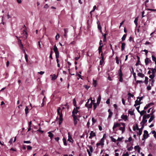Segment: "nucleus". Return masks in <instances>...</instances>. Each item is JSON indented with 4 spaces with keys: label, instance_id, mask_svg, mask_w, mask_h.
Returning <instances> with one entry per match:
<instances>
[{
    "label": "nucleus",
    "instance_id": "nucleus-21",
    "mask_svg": "<svg viewBox=\"0 0 156 156\" xmlns=\"http://www.w3.org/2000/svg\"><path fill=\"white\" fill-rule=\"evenodd\" d=\"M98 28L99 30H100V32L101 33L102 32L101 30V26L100 23L99 21L98 22Z\"/></svg>",
    "mask_w": 156,
    "mask_h": 156
},
{
    "label": "nucleus",
    "instance_id": "nucleus-60",
    "mask_svg": "<svg viewBox=\"0 0 156 156\" xmlns=\"http://www.w3.org/2000/svg\"><path fill=\"white\" fill-rule=\"evenodd\" d=\"M143 98V97H141L140 98L139 97H138L137 98V99H139V101H141L142 100Z\"/></svg>",
    "mask_w": 156,
    "mask_h": 156
},
{
    "label": "nucleus",
    "instance_id": "nucleus-39",
    "mask_svg": "<svg viewBox=\"0 0 156 156\" xmlns=\"http://www.w3.org/2000/svg\"><path fill=\"white\" fill-rule=\"evenodd\" d=\"M104 144H102L100 142L99 143H97L96 144V145L97 147H98L99 146H102L104 145Z\"/></svg>",
    "mask_w": 156,
    "mask_h": 156
},
{
    "label": "nucleus",
    "instance_id": "nucleus-3",
    "mask_svg": "<svg viewBox=\"0 0 156 156\" xmlns=\"http://www.w3.org/2000/svg\"><path fill=\"white\" fill-rule=\"evenodd\" d=\"M121 126V123H114L112 129L113 131H116L115 129L117 127H119Z\"/></svg>",
    "mask_w": 156,
    "mask_h": 156
},
{
    "label": "nucleus",
    "instance_id": "nucleus-58",
    "mask_svg": "<svg viewBox=\"0 0 156 156\" xmlns=\"http://www.w3.org/2000/svg\"><path fill=\"white\" fill-rule=\"evenodd\" d=\"M152 59L153 61L155 62L156 61V58L153 55L152 56Z\"/></svg>",
    "mask_w": 156,
    "mask_h": 156
},
{
    "label": "nucleus",
    "instance_id": "nucleus-41",
    "mask_svg": "<svg viewBox=\"0 0 156 156\" xmlns=\"http://www.w3.org/2000/svg\"><path fill=\"white\" fill-rule=\"evenodd\" d=\"M73 104L74 106H76V102L75 98L73 99Z\"/></svg>",
    "mask_w": 156,
    "mask_h": 156
},
{
    "label": "nucleus",
    "instance_id": "nucleus-13",
    "mask_svg": "<svg viewBox=\"0 0 156 156\" xmlns=\"http://www.w3.org/2000/svg\"><path fill=\"white\" fill-rule=\"evenodd\" d=\"M50 76H52L51 77V80H55L56 79L58 76V75L56 76L55 74H54L53 75H51Z\"/></svg>",
    "mask_w": 156,
    "mask_h": 156
},
{
    "label": "nucleus",
    "instance_id": "nucleus-47",
    "mask_svg": "<svg viewBox=\"0 0 156 156\" xmlns=\"http://www.w3.org/2000/svg\"><path fill=\"white\" fill-rule=\"evenodd\" d=\"M128 113L131 115H133V111H130L129 110L128 111Z\"/></svg>",
    "mask_w": 156,
    "mask_h": 156
},
{
    "label": "nucleus",
    "instance_id": "nucleus-1",
    "mask_svg": "<svg viewBox=\"0 0 156 156\" xmlns=\"http://www.w3.org/2000/svg\"><path fill=\"white\" fill-rule=\"evenodd\" d=\"M62 111V110H61V108L60 107H59L57 109V113L58 115L59 116V125L61 124L63 121Z\"/></svg>",
    "mask_w": 156,
    "mask_h": 156
},
{
    "label": "nucleus",
    "instance_id": "nucleus-6",
    "mask_svg": "<svg viewBox=\"0 0 156 156\" xmlns=\"http://www.w3.org/2000/svg\"><path fill=\"white\" fill-rule=\"evenodd\" d=\"M53 50L55 53V55H59V52L58 51V49L56 44H55L54 46Z\"/></svg>",
    "mask_w": 156,
    "mask_h": 156
},
{
    "label": "nucleus",
    "instance_id": "nucleus-59",
    "mask_svg": "<svg viewBox=\"0 0 156 156\" xmlns=\"http://www.w3.org/2000/svg\"><path fill=\"white\" fill-rule=\"evenodd\" d=\"M129 154L128 152H127L125 154H123L122 156H129Z\"/></svg>",
    "mask_w": 156,
    "mask_h": 156
},
{
    "label": "nucleus",
    "instance_id": "nucleus-48",
    "mask_svg": "<svg viewBox=\"0 0 156 156\" xmlns=\"http://www.w3.org/2000/svg\"><path fill=\"white\" fill-rule=\"evenodd\" d=\"M112 114H113V113L112 112H109V115L108 116V118H110L112 117Z\"/></svg>",
    "mask_w": 156,
    "mask_h": 156
},
{
    "label": "nucleus",
    "instance_id": "nucleus-30",
    "mask_svg": "<svg viewBox=\"0 0 156 156\" xmlns=\"http://www.w3.org/2000/svg\"><path fill=\"white\" fill-rule=\"evenodd\" d=\"M149 58H147L145 60V65H147L149 63Z\"/></svg>",
    "mask_w": 156,
    "mask_h": 156
},
{
    "label": "nucleus",
    "instance_id": "nucleus-55",
    "mask_svg": "<svg viewBox=\"0 0 156 156\" xmlns=\"http://www.w3.org/2000/svg\"><path fill=\"white\" fill-rule=\"evenodd\" d=\"M148 10L151 11H156V9H147Z\"/></svg>",
    "mask_w": 156,
    "mask_h": 156
},
{
    "label": "nucleus",
    "instance_id": "nucleus-15",
    "mask_svg": "<svg viewBox=\"0 0 156 156\" xmlns=\"http://www.w3.org/2000/svg\"><path fill=\"white\" fill-rule=\"evenodd\" d=\"M126 46V43L124 42L122 43L121 45V50L123 51L124 50L125 46Z\"/></svg>",
    "mask_w": 156,
    "mask_h": 156
},
{
    "label": "nucleus",
    "instance_id": "nucleus-12",
    "mask_svg": "<svg viewBox=\"0 0 156 156\" xmlns=\"http://www.w3.org/2000/svg\"><path fill=\"white\" fill-rule=\"evenodd\" d=\"M146 119L145 118L143 117L142 121L140 122V123H142V124H144H144L146 123L147 121V120H146Z\"/></svg>",
    "mask_w": 156,
    "mask_h": 156
},
{
    "label": "nucleus",
    "instance_id": "nucleus-45",
    "mask_svg": "<svg viewBox=\"0 0 156 156\" xmlns=\"http://www.w3.org/2000/svg\"><path fill=\"white\" fill-rule=\"evenodd\" d=\"M111 139V140L112 141L114 142H115L116 141V140L112 136H111L110 137Z\"/></svg>",
    "mask_w": 156,
    "mask_h": 156
},
{
    "label": "nucleus",
    "instance_id": "nucleus-63",
    "mask_svg": "<svg viewBox=\"0 0 156 156\" xmlns=\"http://www.w3.org/2000/svg\"><path fill=\"white\" fill-rule=\"evenodd\" d=\"M93 123H95L96 121L95 120L94 118H92V119Z\"/></svg>",
    "mask_w": 156,
    "mask_h": 156
},
{
    "label": "nucleus",
    "instance_id": "nucleus-37",
    "mask_svg": "<svg viewBox=\"0 0 156 156\" xmlns=\"http://www.w3.org/2000/svg\"><path fill=\"white\" fill-rule=\"evenodd\" d=\"M152 133L154 134V137L156 139V132L155 130H153L152 132Z\"/></svg>",
    "mask_w": 156,
    "mask_h": 156
},
{
    "label": "nucleus",
    "instance_id": "nucleus-9",
    "mask_svg": "<svg viewBox=\"0 0 156 156\" xmlns=\"http://www.w3.org/2000/svg\"><path fill=\"white\" fill-rule=\"evenodd\" d=\"M154 105V103H150L149 104L147 105L144 108V110L147 109L148 108H149L151 105Z\"/></svg>",
    "mask_w": 156,
    "mask_h": 156
},
{
    "label": "nucleus",
    "instance_id": "nucleus-7",
    "mask_svg": "<svg viewBox=\"0 0 156 156\" xmlns=\"http://www.w3.org/2000/svg\"><path fill=\"white\" fill-rule=\"evenodd\" d=\"M144 124L142 125V127L141 128L139 129V132L137 133L138 134H139L140 136L141 135L142 133V130L144 127Z\"/></svg>",
    "mask_w": 156,
    "mask_h": 156
},
{
    "label": "nucleus",
    "instance_id": "nucleus-62",
    "mask_svg": "<svg viewBox=\"0 0 156 156\" xmlns=\"http://www.w3.org/2000/svg\"><path fill=\"white\" fill-rule=\"evenodd\" d=\"M73 120L74 121V124L75 126H76V124L77 123V120Z\"/></svg>",
    "mask_w": 156,
    "mask_h": 156
},
{
    "label": "nucleus",
    "instance_id": "nucleus-25",
    "mask_svg": "<svg viewBox=\"0 0 156 156\" xmlns=\"http://www.w3.org/2000/svg\"><path fill=\"white\" fill-rule=\"evenodd\" d=\"M62 140L63 142L64 145L65 146H67V143L66 139L64 137L62 139Z\"/></svg>",
    "mask_w": 156,
    "mask_h": 156
},
{
    "label": "nucleus",
    "instance_id": "nucleus-28",
    "mask_svg": "<svg viewBox=\"0 0 156 156\" xmlns=\"http://www.w3.org/2000/svg\"><path fill=\"white\" fill-rule=\"evenodd\" d=\"M143 117L145 118L146 119H148L150 118V114H145L143 116Z\"/></svg>",
    "mask_w": 156,
    "mask_h": 156
},
{
    "label": "nucleus",
    "instance_id": "nucleus-49",
    "mask_svg": "<svg viewBox=\"0 0 156 156\" xmlns=\"http://www.w3.org/2000/svg\"><path fill=\"white\" fill-rule=\"evenodd\" d=\"M101 99V97L100 96H99L97 99V103H100Z\"/></svg>",
    "mask_w": 156,
    "mask_h": 156
},
{
    "label": "nucleus",
    "instance_id": "nucleus-38",
    "mask_svg": "<svg viewBox=\"0 0 156 156\" xmlns=\"http://www.w3.org/2000/svg\"><path fill=\"white\" fill-rule=\"evenodd\" d=\"M77 52L79 55V56L78 57H76L75 58V60L76 61H77V60H78L79 59V58H80V53L78 52V51H77Z\"/></svg>",
    "mask_w": 156,
    "mask_h": 156
},
{
    "label": "nucleus",
    "instance_id": "nucleus-2",
    "mask_svg": "<svg viewBox=\"0 0 156 156\" xmlns=\"http://www.w3.org/2000/svg\"><path fill=\"white\" fill-rule=\"evenodd\" d=\"M89 99H88L87 101V103L86 104L85 106L86 107H88V109H89L90 108H91L92 106V102H91L90 104H89Z\"/></svg>",
    "mask_w": 156,
    "mask_h": 156
},
{
    "label": "nucleus",
    "instance_id": "nucleus-46",
    "mask_svg": "<svg viewBox=\"0 0 156 156\" xmlns=\"http://www.w3.org/2000/svg\"><path fill=\"white\" fill-rule=\"evenodd\" d=\"M148 137H147V136H146V135L144 134L143 135V138L142 139L143 140H144L145 139H146Z\"/></svg>",
    "mask_w": 156,
    "mask_h": 156
},
{
    "label": "nucleus",
    "instance_id": "nucleus-16",
    "mask_svg": "<svg viewBox=\"0 0 156 156\" xmlns=\"http://www.w3.org/2000/svg\"><path fill=\"white\" fill-rule=\"evenodd\" d=\"M140 101H139L137 100H136L135 101V104L134 105V106H136L139 105L141 103Z\"/></svg>",
    "mask_w": 156,
    "mask_h": 156
},
{
    "label": "nucleus",
    "instance_id": "nucleus-51",
    "mask_svg": "<svg viewBox=\"0 0 156 156\" xmlns=\"http://www.w3.org/2000/svg\"><path fill=\"white\" fill-rule=\"evenodd\" d=\"M31 142L30 141H24L23 143L25 144H30Z\"/></svg>",
    "mask_w": 156,
    "mask_h": 156
},
{
    "label": "nucleus",
    "instance_id": "nucleus-42",
    "mask_svg": "<svg viewBox=\"0 0 156 156\" xmlns=\"http://www.w3.org/2000/svg\"><path fill=\"white\" fill-rule=\"evenodd\" d=\"M93 85L94 87H96L97 85V81L96 80H93Z\"/></svg>",
    "mask_w": 156,
    "mask_h": 156
},
{
    "label": "nucleus",
    "instance_id": "nucleus-24",
    "mask_svg": "<svg viewBox=\"0 0 156 156\" xmlns=\"http://www.w3.org/2000/svg\"><path fill=\"white\" fill-rule=\"evenodd\" d=\"M154 118V115H151V116L150 119L149 120V122H151Z\"/></svg>",
    "mask_w": 156,
    "mask_h": 156
},
{
    "label": "nucleus",
    "instance_id": "nucleus-33",
    "mask_svg": "<svg viewBox=\"0 0 156 156\" xmlns=\"http://www.w3.org/2000/svg\"><path fill=\"white\" fill-rule=\"evenodd\" d=\"M145 79L144 80V83H145L147 84L148 83V78L147 76L145 77Z\"/></svg>",
    "mask_w": 156,
    "mask_h": 156
},
{
    "label": "nucleus",
    "instance_id": "nucleus-20",
    "mask_svg": "<svg viewBox=\"0 0 156 156\" xmlns=\"http://www.w3.org/2000/svg\"><path fill=\"white\" fill-rule=\"evenodd\" d=\"M102 46H99L98 48V53L99 54H100L101 53H102Z\"/></svg>",
    "mask_w": 156,
    "mask_h": 156
},
{
    "label": "nucleus",
    "instance_id": "nucleus-52",
    "mask_svg": "<svg viewBox=\"0 0 156 156\" xmlns=\"http://www.w3.org/2000/svg\"><path fill=\"white\" fill-rule=\"evenodd\" d=\"M55 57L56 58V62L57 63H58L59 61L58 59V58L59 57V55H55Z\"/></svg>",
    "mask_w": 156,
    "mask_h": 156
},
{
    "label": "nucleus",
    "instance_id": "nucleus-50",
    "mask_svg": "<svg viewBox=\"0 0 156 156\" xmlns=\"http://www.w3.org/2000/svg\"><path fill=\"white\" fill-rule=\"evenodd\" d=\"M140 60H138L137 61V62L136 63V64L135 65L136 66H138L139 65H140L141 64L140 63Z\"/></svg>",
    "mask_w": 156,
    "mask_h": 156
},
{
    "label": "nucleus",
    "instance_id": "nucleus-34",
    "mask_svg": "<svg viewBox=\"0 0 156 156\" xmlns=\"http://www.w3.org/2000/svg\"><path fill=\"white\" fill-rule=\"evenodd\" d=\"M138 20V18L136 17L134 21V23H135V24H136V27L137 25V22Z\"/></svg>",
    "mask_w": 156,
    "mask_h": 156
},
{
    "label": "nucleus",
    "instance_id": "nucleus-19",
    "mask_svg": "<svg viewBox=\"0 0 156 156\" xmlns=\"http://www.w3.org/2000/svg\"><path fill=\"white\" fill-rule=\"evenodd\" d=\"M148 69H151V71H152V74H154V75H155V70H156V67H155V68L154 69H153V68H148Z\"/></svg>",
    "mask_w": 156,
    "mask_h": 156
},
{
    "label": "nucleus",
    "instance_id": "nucleus-26",
    "mask_svg": "<svg viewBox=\"0 0 156 156\" xmlns=\"http://www.w3.org/2000/svg\"><path fill=\"white\" fill-rule=\"evenodd\" d=\"M25 111V114H26V115H27L29 112V108H28L27 106H26Z\"/></svg>",
    "mask_w": 156,
    "mask_h": 156
},
{
    "label": "nucleus",
    "instance_id": "nucleus-57",
    "mask_svg": "<svg viewBox=\"0 0 156 156\" xmlns=\"http://www.w3.org/2000/svg\"><path fill=\"white\" fill-rule=\"evenodd\" d=\"M122 77V76L119 77V81L120 82H122L123 81Z\"/></svg>",
    "mask_w": 156,
    "mask_h": 156
},
{
    "label": "nucleus",
    "instance_id": "nucleus-43",
    "mask_svg": "<svg viewBox=\"0 0 156 156\" xmlns=\"http://www.w3.org/2000/svg\"><path fill=\"white\" fill-rule=\"evenodd\" d=\"M115 59H116V63L118 64H119V58L118 57L116 56V57H115Z\"/></svg>",
    "mask_w": 156,
    "mask_h": 156
},
{
    "label": "nucleus",
    "instance_id": "nucleus-5",
    "mask_svg": "<svg viewBox=\"0 0 156 156\" xmlns=\"http://www.w3.org/2000/svg\"><path fill=\"white\" fill-rule=\"evenodd\" d=\"M121 125H122L123 126V127H120V126L119 127V130H122V133H123L125 130V124L124 123H121Z\"/></svg>",
    "mask_w": 156,
    "mask_h": 156
},
{
    "label": "nucleus",
    "instance_id": "nucleus-8",
    "mask_svg": "<svg viewBox=\"0 0 156 156\" xmlns=\"http://www.w3.org/2000/svg\"><path fill=\"white\" fill-rule=\"evenodd\" d=\"M96 136V134L93 131H91L90 134V136H89L90 139H92L93 137Z\"/></svg>",
    "mask_w": 156,
    "mask_h": 156
},
{
    "label": "nucleus",
    "instance_id": "nucleus-64",
    "mask_svg": "<svg viewBox=\"0 0 156 156\" xmlns=\"http://www.w3.org/2000/svg\"><path fill=\"white\" fill-rule=\"evenodd\" d=\"M147 89L148 90H150L151 89V86L149 85L147 87Z\"/></svg>",
    "mask_w": 156,
    "mask_h": 156
},
{
    "label": "nucleus",
    "instance_id": "nucleus-36",
    "mask_svg": "<svg viewBox=\"0 0 156 156\" xmlns=\"http://www.w3.org/2000/svg\"><path fill=\"white\" fill-rule=\"evenodd\" d=\"M19 46H20V48L22 50H23V51H24V49H23L24 47H23V44L22 43H21L20 44H19Z\"/></svg>",
    "mask_w": 156,
    "mask_h": 156
},
{
    "label": "nucleus",
    "instance_id": "nucleus-14",
    "mask_svg": "<svg viewBox=\"0 0 156 156\" xmlns=\"http://www.w3.org/2000/svg\"><path fill=\"white\" fill-rule=\"evenodd\" d=\"M78 112L79 111L78 110H76V109L75 108H74L72 111V115H76V114L78 113Z\"/></svg>",
    "mask_w": 156,
    "mask_h": 156
},
{
    "label": "nucleus",
    "instance_id": "nucleus-32",
    "mask_svg": "<svg viewBox=\"0 0 156 156\" xmlns=\"http://www.w3.org/2000/svg\"><path fill=\"white\" fill-rule=\"evenodd\" d=\"M132 70H133V74L134 78V79L135 80H136V73L133 72L134 71H133V68H132Z\"/></svg>",
    "mask_w": 156,
    "mask_h": 156
},
{
    "label": "nucleus",
    "instance_id": "nucleus-40",
    "mask_svg": "<svg viewBox=\"0 0 156 156\" xmlns=\"http://www.w3.org/2000/svg\"><path fill=\"white\" fill-rule=\"evenodd\" d=\"M144 134H146L147 135V137H148L149 136V134H148V132L146 130H145L144 131Z\"/></svg>",
    "mask_w": 156,
    "mask_h": 156
},
{
    "label": "nucleus",
    "instance_id": "nucleus-17",
    "mask_svg": "<svg viewBox=\"0 0 156 156\" xmlns=\"http://www.w3.org/2000/svg\"><path fill=\"white\" fill-rule=\"evenodd\" d=\"M48 133L49 134L48 136L51 139H52L54 136L53 134H52L51 132H48Z\"/></svg>",
    "mask_w": 156,
    "mask_h": 156
},
{
    "label": "nucleus",
    "instance_id": "nucleus-27",
    "mask_svg": "<svg viewBox=\"0 0 156 156\" xmlns=\"http://www.w3.org/2000/svg\"><path fill=\"white\" fill-rule=\"evenodd\" d=\"M139 113H140L141 116H142L144 114L146 113V111H145L144 110H142L141 112H139Z\"/></svg>",
    "mask_w": 156,
    "mask_h": 156
},
{
    "label": "nucleus",
    "instance_id": "nucleus-54",
    "mask_svg": "<svg viewBox=\"0 0 156 156\" xmlns=\"http://www.w3.org/2000/svg\"><path fill=\"white\" fill-rule=\"evenodd\" d=\"M155 77V75L154 74H151L149 76V78H151V79H153Z\"/></svg>",
    "mask_w": 156,
    "mask_h": 156
},
{
    "label": "nucleus",
    "instance_id": "nucleus-44",
    "mask_svg": "<svg viewBox=\"0 0 156 156\" xmlns=\"http://www.w3.org/2000/svg\"><path fill=\"white\" fill-rule=\"evenodd\" d=\"M68 138L69 139H70V140H72L73 141V139H72V137L71 136V135L70 134V133H68Z\"/></svg>",
    "mask_w": 156,
    "mask_h": 156
},
{
    "label": "nucleus",
    "instance_id": "nucleus-56",
    "mask_svg": "<svg viewBox=\"0 0 156 156\" xmlns=\"http://www.w3.org/2000/svg\"><path fill=\"white\" fill-rule=\"evenodd\" d=\"M93 104L94 109V110H95L97 107V105L96 103H93Z\"/></svg>",
    "mask_w": 156,
    "mask_h": 156
},
{
    "label": "nucleus",
    "instance_id": "nucleus-18",
    "mask_svg": "<svg viewBox=\"0 0 156 156\" xmlns=\"http://www.w3.org/2000/svg\"><path fill=\"white\" fill-rule=\"evenodd\" d=\"M65 31L64 37H66L67 36V33L68 32V29L67 28H65L64 29Z\"/></svg>",
    "mask_w": 156,
    "mask_h": 156
},
{
    "label": "nucleus",
    "instance_id": "nucleus-35",
    "mask_svg": "<svg viewBox=\"0 0 156 156\" xmlns=\"http://www.w3.org/2000/svg\"><path fill=\"white\" fill-rule=\"evenodd\" d=\"M72 116L73 117V120H79L78 119H77V115H72Z\"/></svg>",
    "mask_w": 156,
    "mask_h": 156
},
{
    "label": "nucleus",
    "instance_id": "nucleus-61",
    "mask_svg": "<svg viewBox=\"0 0 156 156\" xmlns=\"http://www.w3.org/2000/svg\"><path fill=\"white\" fill-rule=\"evenodd\" d=\"M27 147L28 150H30L32 149V147L30 146H27Z\"/></svg>",
    "mask_w": 156,
    "mask_h": 156
},
{
    "label": "nucleus",
    "instance_id": "nucleus-23",
    "mask_svg": "<svg viewBox=\"0 0 156 156\" xmlns=\"http://www.w3.org/2000/svg\"><path fill=\"white\" fill-rule=\"evenodd\" d=\"M138 76L140 77L143 78L144 76V75L142 73H139L137 74Z\"/></svg>",
    "mask_w": 156,
    "mask_h": 156
},
{
    "label": "nucleus",
    "instance_id": "nucleus-22",
    "mask_svg": "<svg viewBox=\"0 0 156 156\" xmlns=\"http://www.w3.org/2000/svg\"><path fill=\"white\" fill-rule=\"evenodd\" d=\"M134 149H135V150L137 149L138 152H140V147L139 146L137 145L135 146L134 147Z\"/></svg>",
    "mask_w": 156,
    "mask_h": 156
},
{
    "label": "nucleus",
    "instance_id": "nucleus-31",
    "mask_svg": "<svg viewBox=\"0 0 156 156\" xmlns=\"http://www.w3.org/2000/svg\"><path fill=\"white\" fill-rule=\"evenodd\" d=\"M104 62V57H101V60L100 61V64L102 65Z\"/></svg>",
    "mask_w": 156,
    "mask_h": 156
},
{
    "label": "nucleus",
    "instance_id": "nucleus-10",
    "mask_svg": "<svg viewBox=\"0 0 156 156\" xmlns=\"http://www.w3.org/2000/svg\"><path fill=\"white\" fill-rule=\"evenodd\" d=\"M121 68H122V66H121L120 69H119V77L122 76H123V74L122 72V71L121 70Z\"/></svg>",
    "mask_w": 156,
    "mask_h": 156
},
{
    "label": "nucleus",
    "instance_id": "nucleus-29",
    "mask_svg": "<svg viewBox=\"0 0 156 156\" xmlns=\"http://www.w3.org/2000/svg\"><path fill=\"white\" fill-rule=\"evenodd\" d=\"M126 36V34H124L123 35V36L122 38V41H123L125 40Z\"/></svg>",
    "mask_w": 156,
    "mask_h": 156
},
{
    "label": "nucleus",
    "instance_id": "nucleus-4",
    "mask_svg": "<svg viewBox=\"0 0 156 156\" xmlns=\"http://www.w3.org/2000/svg\"><path fill=\"white\" fill-rule=\"evenodd\" d=\"M88 147H89L90 151H89V149H87V152L89 156H91V154L90 152H92L93 151V147L91 146H88Z\"/></svg>",
    "mask_w": 156,
    "mask_h": 156
},
{
    "label": "nucleus",
    "instance_id": "nucleus-53",
    "mask_svg": "<svg viewBox=\"0 0 156 156\" xmlns=\"http://www.w3.org/2000/svg\"><path fill=\"white\" fill-rule=\"evenodd\" d=\"M24 52L25 53V59H26L28 58V56L25 51V50H24Z\"/></svg>",
    "mask_w": 156,
    "mask_h": 156
},
{
    "label": "nucleus",
    "instance_id": "nucleus-11",
    "mask_svg": "<svg viewBox=\"0 0 156 156\" xmlns=\"http://www.w3.org/2000/svg\"><path fill=\"white\" fill-rule=\"evenodd\" d=\"M121 118L124 120L125 121H126L128 119V117L127 115H121Z\"/></svg>",
    "mask_w": 156,
    "mask_h": 156
}]
</instances>
